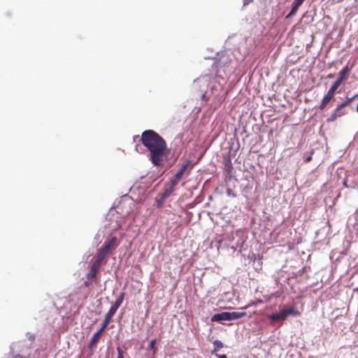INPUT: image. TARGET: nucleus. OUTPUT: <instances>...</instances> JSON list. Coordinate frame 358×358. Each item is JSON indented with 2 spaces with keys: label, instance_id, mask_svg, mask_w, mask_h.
Segmentation results:
<instances>
[{
  "label": "nucleus",
  "instance_id": "7",
  "mask_svg": "<svg viewBox=\"0 0 358 358\" xmlns=\"http://www.w3.org/2000/svg\"><path fill=\"white\" fill-rule=\"evenodd\" d=\"M110 252L108 250H106L102 246L98 250L97 256L96 260L94 262L96 264L101 266L105 258Z\"/></svg>",
  "mask_w": 358,
  "mask_h": 358
},
{
  "label": "nucleus",
  "instance_id": "17",
  "mask_svg": "<svg viewBox=\"0 0 358 358\" xmlns=\"http://www.w3.org/2000/svg\"><path fill=\"white\" fill-rule=\"evenodd\" d=\"M189 164L190 161H187L185 164H182L180 169L178 170V171L176 173L175 176H176L178 178L181 179L182 175L184 174L185 171L189 166Z\"/></svg>",
  "mask_w": 358,
  "mask_h": 358
},
{
  "label": "nucleus",
  "instance_id": "10",
  "mask_svg": "<svg viewBox=\"0 0 358 358\" xmlns=\"http://www.w3.org/2000/svg\"><path fill=\"white\" fill-rule=\"evenodd\" d=\"M101 266L93 262L89 273L87 275V278L89 280H93L96 278L97 272L100 269Z\"/></svg>",
  "mask_w": 358,
  "mask_h": 358
},
{
  "label": "nucleus",
  "instance_id": "14",
  "mask_svg": "<svg viewBox=\"0 0 358 358\" xmlns=\"http://www.w3.org/2000/svg\"><path fill=\"white\" fill-rule=\"evenodd\" d=\"M124 298V292L120 293V294L119 295L118 298L116 299V301L112 305V306L110 307V309L116 313V311L118 309V308L122 303Z\"/></svg>",
  "mask_w": 358,
  "mask_h": 358
},
{
  "label": "nucleus",
  "instance_id": "21",
  "mask_svg": "<svg viewBox=\"0 0 358 358\" xmlns=\"http://www.w3.org/2000/svg\"><path fill=\"white\" fill-rule=\"evenodd\" d=\"M343 83L342 81H341L340 80L337 79L334 83L333 85L331 86L330 89H333L334 91L336 92V90H338V88L341 85V84Z\"/></svg>",
  "mask_w": 358,
  "mask_h": 358
},
{
  "label": "nucleus",
  "instance_id": "15",
  "mask_svg": "<svg viewBox=\"0 0 358 358\" xmlns=\"http://www.w3.org/2000/svg\"><path fill=\"white\" fill-rule=\"evenodd\" d=\"M350 71V68L348 66H345L343 69L339 72L338 78L337 79L343 82L347 78V76Z\"/></svg>",
  "mask_w": 358,
  "mask_h": 358
},
{
  "label": "nucleus",
  "instance_id": "27",
  "mask_svg": "<svg viewBox=\"0 0 358 358\" xmlns=\"http://www.w3.org/2000/svg\"><path fill=\"white\" fill-rule=\"evenodd\" d=\"M117 358H123V353L122 350L120 348H117Z\"/></svg>",
  "mask_w": 358,
  "mask_h": 358
},
{
  "label": "nucleus",
  "instance_id": "8",
  "mask_svg": "<svg viewBox=\"0 0 358 358\" xmlns=\"http://www.w3.org/2000/svg\"><path fill=\"white\" fill-rule=\"evenodd\" d=\"M110 252L108 250H106L102 246L98 250L97 256L96 260L94 262L96 264L101 266L105 258Z\"/></svg>",
  "mask_w": 358,
  "mask_h": 358
},
{
  "label": "nucleus",
  "instance_id": "11",
  "mask_svg": "<svg viewBox=\"0 0 358 358\" xmlns=\"http://www.w3.org/2000/svg\"><path fill=\"white\" fill-rule=\"evenodd\" d=\"M305 0H294L292 5V9L288 15H286V18H289L292 15H294L297 12L299 7L303 3Z\"/></svg>",
  "mask_w": 358,
  "mask_h": 358
},
{
  "label": "nucleus",
  "instance_id": "2",
  "mask_svg": "<svg viewBox=\"0 0 358 358\" xmlns=\"http://www.w3.org/2000/svg\"><path fill=\"white\" fill-rule=\"evenodd\" d=\"M290 315L299 316L301 315V313L295 306H292L281 310L278 313L269 315L268 318L271 321H284Z\"/></svg>",
  "mask_w": 358,
  "mask_h": 358
},
{
  "label": "nucleus",
  "instance_id": "26",
  "mask_svg": "<svg viewBox=\"0 0 358 358\" xmlns=\"http://www.w3.org/2000/svg\"><path fill=\"white\" fill-rule=\"evenodd\" d=\"M343 107H341V105L338 106V107L334 110V113H341L342 112H345L344 110H343Z\"/></svg>",
  "mask_w": 358,
  "mask_h": 358
},
{
  "label": "nucleus",
  "instance_id": "6",
  "mask_svg": "<svg viewBox=\"0 0 358 358\" xmlns=\"http://www.w3.org/2000/svg\"><path fill=\"white\" fill-rule=\"evenodd\" d=\"M110 252L108 250H106L102 246L98 250L97 256L96 260L94 262L96 264L101 266L105 258Z\"/></svg>",
  "mask_w": 358,
  "mask_h": 358
},
{
  "label": "nucleus",
  "instance_id": "22",
  "mask_svg": "<svg viewBox=\"0 0 358 358\" xmlns=\"http://www.w3.org/2000/svg\"><path fill=\"white\" fill-rule=\"evenodd\" d=\"M156 342H157V340L156 338L155 339H152L150 342V344H149V348L153 351V353L155 354L157 351V348L155 347V344H156Z\"/></svg>",
  "mask_w": 358,
  "mask_h": 358
},
{
  "label": "nucleus",
  "instance_id": "31",
  "mask_svg": "<svg viewBox=\"0 0 358 358\" xmlns=\"http://www.w3.org/2000/svg\"><path fill=\"white\" fill-rule=\"evenodd\" d=\"M333 76H333V74H331V73H330V74H329V75H328V78H333Z\"/></svg>",
  "mask_w": 358,
  "mask_h": 358
},
{
  "label": "nucleus",
  "instance_id": "34",
  "mask_svg": "<svg viewBox=\"0 0 358 358\" xmlns=\"http://www.w3.org/2000/svg\"><path fill=\"white\" fill-rule=\"evenodd\" d=\"M106 358H108V357H106Z\"/></svg>",
  "mask_w": 358,
  "mask_h": 358
},
{
  "label": "nucleus",
  "instance_id": "1",
  "mask_svg": "<svg viewBox=\"0 0 358 358\" xmlns=\"http://www.w3.org/2000/svg\"><path fill=\"white\" fill-rule=\"evenodd\" d=\"M141 141L150 153V160L155 166H160L166 157V143L153 130H145L141 134Z\"/></svg>",
  "mask_w": 358,
  "mask_h": 358
},
{
  "label": "nucleus",
  "instance_id": "33",
  "mask_svg": "<svg viewBox=\"0 0 358 358\" xmlns=\"http://www.w3.org/2000/svg\"><path fill=\"white\" fill-rule=\"evenodd\" d=\"M343 185H344L345 187H347L346 182H343Z\"/></svg>",
  "mask_w": 358,
  "mask_h": 358
},
{
  "label": "nucleus",
  "instance_id": "24",
  "mask_svg": "<svg viewBox=\"0 0 358 358\" xmlns=\"http://www.w3.org/2000/svg\"><path fill=\"white\" fill-rule=\"evenodd\" d=\"M336 92L334 91L333 89H330L328 90L327 93L325 94L327 96L332 99L335 95Z\"/></svg>",
  "mask_w": 358,
  "mask_h": 358
},
{
  "label": "nucleus",
  "instance_id": "13",
  "mask_svg": "<svg viewBox=\"0 0 358 358\" xmlns=\"http://www.w3.org/2000/svg\"><path fill=\"white\" fill-rule=\"evenodd\" d=\"M115 314V312H114L113 310L109 309L108 312L106 315L105 319H104V320H103V322L100 329H101L103 331H105V329H106V327L108 325V324L110 322V321L112 320V317H113V315Z\"/></svg>",
  "mask_w": 358,
  "mask_h": 358
},
{
  "label": "nucleus",
  "instance_id": "32",
  "mask_svg": "<svg viewBox=\"0 0 358 358\" xmlns=\"http://www.w3.org/2000/svg\"><path fill=\"white\" fill-rule=\"evenodd\" d=\"M352 97H355V99H356L357 97H358V93L357 94H355V96H353Z\"/></svg>",
  "mask_w": 358,
  "mask_h": 358
},
{
  "label": "nucleus",
  "instance_id": "19",
  "mask_svg": "<svg viewBox=\"0 0 358 358\" xmlns=\"http://www.w3.org/2000/svg\"><path fill=\"white\" fill-rule=\"evenodd\" d=\"M331 99H330V98H329L328 96H327L326 95L323 97L321 103H320V110H323L326 108L327 105L330 102Z\"/></svg>",
  "mask_w": 358,
  "mask_h": 358
},
{
  "label": "nucleus",
  "instance_id": "20",
  "mask_svg": "<svg viewBox=\"0 0 358 358\" xmlns=\"http://www.w3.org/2000/svg\"><path fill=\"white\" fill-rule=\"evenodd\" d=\"M345 114V112H342L341 113H335L334 112L331 115V116L328 118V122H333L336 120L337 117H341Z\"/></svg>",
  "mask_w": 358,
  "mask_h": 358
},
{
  "label": "nucleus",
  "instance_id": "30",
  "mask_svg": "<svg viewBox=\"0 0 358 358\" xmlns=\"http://www.w3.org/2000/svg\"><path fill=\"white\" fill-rule=\"evenodd\" d=\"M311 160H312V157H311V156H310V157H308L306 159L305 162H310Z\"/></svg>",
  "mask_w": 358,
  "mask_h": 358
},
{
  "label": "nucleus",
  "instance_id": "16",
  "mask_svg": "<svg viewBox=\"0 0 358 358\" xmlns=\"http://www.w3.org/2000/svg\"><path fill=\"white\" fill-rule=\"evenodd\" d=\"M229 321L241 318L246 315L245 312H229Z\"/></svg>",
  "mask_w": 358,
  "mask_h": 358
},
{
  "label": "nucleus",
  "instance_id": "23",
  "mask_svg": "<svg viewBox=\"0 0 358 358\" xmlns=\"http://www.w3.org/2000/svg\"><path fill=\"white\" fill-rule=\"evenodd\" d=\"M354 99H355V97L347 98V99L345 101H343V103H341L340 104L341 107L345 108V106L349 105L351 102H352Z\"/></svg>",
  "mask_w": 358,
  "mask_h": 358
},
{
  "label": "nucleus",
  "instance_id": "29",
  "mask_svg": "<svg viewBox=\"0 0 358 358\" xmlns=\"http://www.w3.org/2000/svg\"><path fill=\"white\" fill-rule=\"evenodd\" d=\"M215 357H217V358H227L225 355L215 354Z\"/></svg>",
  "mask_w": 358,
  "mask_h": 358
},
{
  "label": "nucleus",
  "instance_id": "12",
  "mask_svg": "<svg viewBox=\"0 0 358 358\" xmlns=\"http://www.w3.org/2000/svg\"><path fill=\"white\" fill-rule=\"evenodd\" d=\"M229 312H222L221 313L215 314L212 318L213 322H220L222 320L229 321Z\"/></svg>",
  "mask_w": 358,
  "mask_h": 358
},
{
  "label": "nucleus",
  "instance_id": "9",
  "mask_svg": "<svg viewBox=\"0 0 358 358\" xmlns=\"http://www.w3.org/2000/svg\"><path fill=\"white\" fill-rule=\"evenodd\" d=\"M104 331L101 329H99L94 335L92 337L90 343H89V348L90 349H93L94 348L96 347L97 343L99 342L100 338H101V336L102 334V333Z\"/></svg>",
  "mask_w": 358,
  "mask_h": 358
},
{
  "label": "nucleus",
  "instance_id": "5",
  "mask_svg": "<svg viewBox=\"0 0 358 358\" xmlns=\"http://www.w3.org/2000/svg\"><path fill=\"white\" fill-rule=\"evenodd\" d=\"M110 252L108 250H106L102 246L98 250L97 256L96 260L94 262L96 264L101 266L105 258Z\"/></svg>",
  "mask_w": 358,
  "mask_h": 358
},
{
  "label": "nucleus",
  "instance_id": "3",
  "mask_svg": "<svg viewBox=\"0 0 358 358\" xmlns=\"http://www.w3.org/2000/svg\"><path fill=\"white\" fill-rule=\"evenodd\" d=\"M180 180V178H178L176 176H174V177L170 181L169 187L165 189V190L161 195V198L162 200L166 199L171 194V193L175 190L176 186L178 184Z\"/></svg>",
  "mask_w": 358,
  "mask_h": 358
},
{
  "label": "nucleus",
  "instance_id": "25",
  "mask_svg": "<svg viewBox=\"0 0 358 358\" xmlns=\"http://www.w3.org/2000/svg\"><path fill=\"white\" fill-rule=\"evenodd\" d=\"M336 92L334 91L333 89H330L328 90L327 93L325 94L327 96L332 99L335 95Z\"/></svg>",
  "mask_w": 358,
  "mask_h": 358
},
{
  "label": "nucleus",
  "instance_id": "18",
  "mask_svg": "<svg viewBox=\"0 0 358 358\" xmlns=\"http://www.w3.org/2000/svg\"><path fill=\"white\" fill-rule=\"evenodd\" d=\"M214 350L212 351V355H215V352L218 351L220 349L223 348V343L218 340H216L213 342Z\"/></svg>",
  "mask_w": 358,
  "mask_h": 358
},
{
  "label": "nucleus",
  "instance_id": "4",
  "mask_svg": "<svg viewBox=\"0 0 358 358\" xmlns=\"http://www.w3.org/2000/svg\"><path fill=\"white\" fill-rule=\"evenodd\" d=\"M119 245V242L117 241V237L113 236L110 238L108 241H106L103 244L102 247L108 250L109 252H112L115 250L117 245Z\"/></svg>",
  "mask_w": 358,
  "mask_h": 358
},
{
  "label": "nucleus",
  "instance_id": "28",
  "mask_svg": "<svg viewBox=\"0 0 358 358\" xmlns=\"http://www.w3.org/2000/svg\"><path fill=\"white\" fill-rule=\"evenodd\" d=\"M13 358H28V357H26L21 355L17 354V355H14Z\"/></svg>",
  "mask_w": 358,
  "mask_h": 358
}]
</instances>
